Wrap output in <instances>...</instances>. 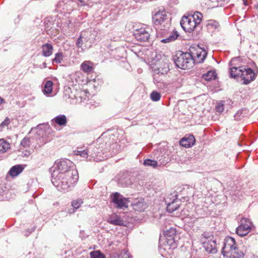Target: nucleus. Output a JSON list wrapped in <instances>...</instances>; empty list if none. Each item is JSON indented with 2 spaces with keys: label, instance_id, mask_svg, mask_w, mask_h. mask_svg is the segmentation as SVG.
I'll list each match as a JSON object with an SVG mask.
<instances>
[{
  "label": "nucleus",
  "instance_id": "nucleus-43",
  "mask_svg": "<svg viewBox=\"0 0 258 258\" xmlns=\"http://www.w3.org/2000/svg\"><path fill=\"white\" fill-rule=\"evenodd\" d=\"M35 229V227H34L32 228H29L26 231L25 233V235L26 236H28L30 233H31L32 232H33Z\"/></svg>",
  "mask_w": 258,
  "mask_h": 258
},
{
  "label": "nucleus",
  "instance_id": "nucleus-45",
  "mask_svg": "<svg viewBox=\"0 0 258 258\" xmlns=\"http://www.w3.org/2000/svg\"><path fill=\"white\" fill-rule=\"evenodd\" d=\"M6 103L5 100L2 97H0V106Z\"/></svg>",
  "mask_w": 258,
  "mask_h": 258
},
{
  "label": "nucleus",
  "instance_id": "nucleus-40",
  "mask_svg": "<svg viewBox=\"0 0 258 258\" xmlns=\"http://www.w3.org/2000/svg\"><path fill=\"white\" fill-rule=\"evenodd\" d=\"M83 44H84V41L83 39V36H81L80 35L79 37L77 40L76 45L78 48H81Z\"/></svg>",
  "mask_w": 258,
  "mask_h": 258
},
{
  "label": "nucleus",
  "instance_id": "nucleus-32",
  "mask_svg": "<svg viewBox=\"0 0 258 258\" xmlns=\"http://www.w3.org/2000/svg\"><path fill=\"white\" fill-rule=\"evenodd\" d=\"M90 255L91 258H106L105 255L99 250L91 251Z\"/></svg>",
  "mask_w": 258,
  "mask_h": 258
},
{
  "label": "nucleus",
  "instance_id": "nucleus-39",
  "mask_svg": "<svg viewBox=\"0 0 258 258\" xmlns=\"http://www.w3.org/2000/svg\"><path fill=\"white\" fill-rule=\"evenodd\" d=\"M30 141L29 138H24L21 142V145L24 148H27L30 146Z\"/></svg>",
  "mask_w": 258,
  "mask_h": 258
},
{
  "label": "nucleus",
  "instance_id": "nucleus-41",
  "mask_svg": "<svg viewBox=\"0 0 258 258\" xmlns=\"http://www.w3.org/2000/svg\"><path fill=\"white\" fill-rule=\"evenodd\" d=\"M216 109L217 111L222 112L224 111V104L223 103L220 102L217 104L216 106Z\"/></svg>",
  "mask_w": 258,
  "mask_h": 258
},
{
  "label": "nucleus",
  "instance_id": "nucleus-15",
  "mask_svg": "<svg viewBox=\"0 0 258 258\" xmlns=\"http://www.w3.org/2000/svg\"><path fill=\"white\" fill-rule=\"evenodd\" d=\"M134 36L136 39L142 42H146L150 38V34L148 31L144 28L137 30L134 33Z\"/></svg>",
  "mask_w": 258,
  "mask_h": 258
},
{
  "label": "nucleus",
  "instance_id": "nucleus-44",
  "mask_svg": "<svg viewBox=\"0 0 258 258\" xmlns=\"http://www.w3.org/2000/svg\"><path fill=\"white\" fill-rule=\"evenodd\" d=\"M189 219V218H188V217H187L186 218V221L187 222H191V223H194L197 221V219L195 217L191 218H190V219L189 220H188Z\"/></svg>",
  "mask_w": 258,
  "mask_h": 258
},
{
  "label": "nucleus",
  "instance_id": "nucleus-30",
  "mask_svg": "<svg viewBox=\"0 0 258 258\" xmlns=\"http://www.w3.org/2000/svg\"><path fill=\"white\" fill-rule=\"evenodd\" d=\"M216 77L215 71H209L207 73L203 75L202 78L206 81H210L211 80L215 79Z\"/></svg>",
  "mask_w": 258,
  "mask_h": 258
},
{
  "label": "nucleus",
  "instance_id": "nucleus-8",
  "mask_svg": "<svg viewBox=\"0 0 258 258\" xmlns=\"http://www.w3.org/2000/svg\"><path fill=\"white\" fill-rule=\"evenodd\" d=\"M152 20L156 26L163 24V26L166 28L170 25V20H168L167 13L165 11H159L153 14Z\"/></svg>",
  "mask_w": 258,
  "mask_h": 258
},
{
  "label": "nucleus",
  "instance_id": "nucleus-16",
  "mask_svg": "<svg viewBox=\"0 0 258 258\" xmlns=\"http://www.w3.org/2000/svg\"><path fill=\"white\" fill-rule=\"evenodd\" d=\"M195 138L193 135H186L179 142L180 145L185 148H189L194 145Z\"/></svg>",
  "mask_w": 258,
  "mask_h": 258
},
{
  "label": "nucleus",
  "instance_id": "nucleus-6",
  "mask_svg": "<svg viewBox=\"0 0 258 258\" xmlns=\"http://www.w3.org/2000/svg\"><path fill=\"white\" fill-rule=\"evenodd\" d=\"M203 236V246L205 250L209 253H216L217 252V244L213 235L205 232Z\"/></svg>",
  "mask_w": 258,
  "mask_h": 258
},
{
  "label": "nucleus",
  "instance_id": "nucleus-29",
  "mask_svg": "<svg viewBox=\"0 0 258 258\" xmlns=\"http://www.w3.org/2000/svg\"><path fill=\"white\" fill-rule=\"evenodd\" d=\"M169 68L166 64H164L163 67H157L155 69L154 72L157 74L165 75L169 71Z\"/></svg>",
  "mask_w": 258,
  "mask_h": 258
},
{
  "label": "nucleus",
  "instance_id": "nucleus-4",
  "mask_svg": "<svg viewBox=\"0 0 258 258\" xmlns=\"http://www.w3.org/2000/svg\"><path fill=\"white\" fill-rule=\"evenodd\" d=\"M222 253L229 258H244V253L237 247L234 238L230 236L225 237Z\"/></svg>",
  "mask_w": 258,
  "mask_h": 258
},
{
  "label": "nucleus",
  "instance_id": "nucleus-38",
  "mask_svg": "<svg viewBox=\"0 0 258 258\" xmlns=\"http://www.w3.org/2000/svg\"><path fill=\"white\" fill-rule=\"evenodd\" d=\"M78 154L83 158H89V147L87 150L78 151Z\"/></svg>",
  "mask_w": 258,
  "mask_h": 258
},
{
  "label": "nucleus",
  "instance_id": "nucleus-25",
  "mask_svg": "<svg viewBox=\"0 0 258 258\" xmlns=\"http://www.w3.org/2000/svg\"><path fill=\"white\" fill-rule=\"evenodd\" d=\"M23 170V168L21 165L13 166L9 170V173L13 177L17 176Z\"/></svg>",
  "mask_w": 258,
  "mask_h": 258
},
{
  "label": "nucleus",
  "instance_id": "nucleus-1",
  "mask_svg": "<svg viewBox=\"0 0 258 258\" xmlns=\"http://www.w3.org/2000/svg\"><path fill=\"white\" fill-rule=\"evenodd\" d=\"M49 170L52 183L60 191H68L79 179L78 171L73 163L69 160L55 162Z\"/></svg>",
  "mask_w": 258,
  "mask_h": 258
},
{
  "label": "nucleus",
  "instance_id": "nucleus-35",
  "mask_svg": "<svg viewBox=\"0 0 258 258\" xmlns=\"http://www.w3.org/2000/svg\"><path fill=\"white\" fill-rule=\"evenodd\" d=\"M150 98L153 101H158L161 98V94L157 91H153L150 94Z\"/></svg>",
  "mask_w": 258,
  "mask_h": 258
},
{
  "label": "nucleus",
  "instance_id": "nucleus-48",
  "mask_svg": "<svg viewBox=\"0 0 258 258\" xmlns=\"http://www.w3.org/2000/svg\"><path fill=\"white\" fill-rule=\"evenodd\" d=\"M242 1H243V4L245 6H248V3L247 1H246V0H242Z\"/></svg>",
  "mask_w": 258,
  "mask_h": 258
},
{
  "label": "nucleus",
  "instance_id": "nucleus-28",
  "mask_svg": "<svg viewBox=\"0 0 258 258\" xmlns=\"http://www.w3.org/2000/svg\"><path fill=\"white\" fill-rule=\"evenodd\" d=\"M53 82L51 81H47L44 87L43 92L45 95L50 94L52 91Z\"/></svg>",
  "mask_w": 258,
  "mask_h": 258
},
{
  "label": "nucleus",
  "instance_id": "nucleus-20",
  "mask_svg": "<svg viewBox=\"0 0 258 258\" xmlns=\"http://www.w3.org/2000/svg\"><path fill=\"white\" fill-rule=\"evenodd\" d=\"M52 123H55L59 126H65L67 123V118L65 115L60 114L51 120Z\"/></svg>",
  "mask_w": 258,
  "mask_h": 258
},
{
  "label": "nucleus",
  "instance_id": "nucleus-37",
  "mask_svg": "<svg viewBox=\"0 0 258 258\" xmlns=\"http://www.w3.org/2000/svg\"><path fill=\"white\" fill-rule=\"evenodd\" d=\"M83 204V201L81 199H78L76 201H73L72 202V206L75 209L79 208L81 205Z\"/></svg>",
  "mask_w": 258,
  "mask_h": 258
},
{
  "label": "nucleus",
  "instance_id": "nucleus-9",
  "mask_svg": "<svg viewBox=\"0 0 258 258\" xmlns=\"http://www.w3.org/2000/svg\"><path fill=\"white\" fill-rule=\"evenodd\" d=\"M111 198V201L114 204L115 207L119 209L127 208L130 202L128 198H124L117 192L112 194Z\"/></svg>",
  "mask_w": 258,
  "mask_h": 258
},
{
  "label": "nucleus",
  "instance_id": "nucleus-2",
  "mask_svg": "<svg viewBox=\"0 0 258 258\" xmlns=\"http://www.w3.org/2000/svg\"><path fill=\"white\" fill-rule=\"evenodd\" d=\"M118 145L114 142V136L108 138L102 134L89 147V160L101 161L116 153Z\"/></svg>",
  "mask_w": 258,
  "mask_h": 258
},
{
  "label": "nucleus",
  "instance_id": "nucleus-3",
  "mask_svg": "<svg viewBox=\"0 0 258 258\" xmlns=\"http://www.w3.org/2000/svg\"><path fill=\"white\" fill-rule=\"evenodd\" d=\"M230 76L236 79L240 77L243 80V84L247 85L253 81L256 75L253 70L246 66L231 67L229 71Z\"/></svg>",
  "mask_w": 258,
  "mask_h": 258
},
{
  "label": "nucleus",
  "instance_id": "nucleus-18",
  "mask_svg": "<svg viewBox=\"0 0 258 258\" xmlns=\"http://www.w3.org/2000/svg\"><path fill=\"white\" fill-rule=\"evenodd\" d=\"M153 154L154 158L159 161L160 165H165L169 162L168 157L165 155H162L160 150H154Z\"/></svg>",
  "mask_w": 258,
  "mask_h": 258
},
{
  "label": "nucleus",
  "instance_id": "nucleus-33",
  "mask_svg": "<svg viewBox=\"0 0 258 258\" xmlns=\"http://www.w3.org/2000/svg\"><path fill=\"white\" fill-rule=\"evenodd\" d=\"M189 16H191V18H192L194 21H195V22H197V25L200 23L203 17L202 14L201 13L198 12L195 13L193 15Z\"/></svg>",
  "mask_w": 258,
  "mask_h": 258
},
{
  "label": "nucleus",
  "instance_id": "nucleus-31",
  "mask_svg": "<svg viewBox=\"0 0 258 258\" xmlns=\"http://www.w3.org/2000/svg\"><path fill=\"white\" fill-rule=\"evenodd\" d=\"M158 162L155 160L147 159L144 161V165L147 166H151L155 168L158 166Z\"/></svg>",
  "mask_w": 258,
  "mask_h": 258
},
{
  "label": "nucleus",
  "instance_id": "nucleus-47",
  "mask_svg": "<svg viewBox=\"0 0 258 258\" xmlns=\"http://www.w3.org/2000/svg\"><path fill=\"white\" fill-rule=\"evenodd\" d=\"M68 213L70 214H72L73 213H75V209H71L70 210H69L68 211Z\"/></svg>",
  "mask_w": 258,
  "mask_h": 258
},
{
  "label": "nucleus",
  "instance_id": "nucleus-14",
  "mask_svg": "<svg viewBox=\"0 0 258 258\" xmlns=\"http://www.w3.org/2000/svg\"><path fill=\"white\" fill-rule=\"evenodd\" d=\"M173 199L172 202H168L167 198L166 200V203H167V211L169 213H172L174 211L177 210L180 206V201H178L177 199V195L176 194L174 193V195L172 196Z\"/></svg>",
  "mask_w": 258,
  "mask_h": 258
},
{
  "label": "nucleus",
  "instance_id": "nucleus-13",
  "mask_svg": "<svg viewBox=\"0 0 258 258\" xmlns=\"http://www.w3.org/2000/svg\"><path fill=\"white\" fill-rule=\"evenodd\" d=\"M81 35L83 36V39L84 41V46L86 48H90L95 40V34L89 31H85L82 32L81 33Z\"/></svg>",
  "mask_w": 258,
  "mask_h": 258
},
{
  "label": "nucleus",
  "instance_id": "nucleus-42",
  "mask_svg": "<svg viewBox=\"0 0 258 258\" xmlns=\"http://www.w3.org/2000/svg\"><path fill=\"white\" fill-rule=\"evenodd\" d=\"M122 258H132V256L130 254L127 250H123L121 252Z\"/></svg>",
  "mask_w": 258,
  "mask_h": 258
},
{
  "label": "nucleus",
  "instance_id": "nucleus-36",
  "mask_svg": "<svg viewBox=\"0 0 258 258\" xmlns=\"http://www.w3.org/2000/svg\"><path fill=\"white\" fill-rule=\"evenodd\" d=\"M10 123V120L8 117H7L0 124V132L3 131L4 128L7 127Z\"/></svg>",
  "mask_w": 258,
  "mask_h": 258
},
{
  "label": "nucleus",
  "instance_id": "nucleus-7",
  "mask_svg": "<svg viewBox=\"0 0 258 258\" xmlns=\"http://www.w3.org/2000/svg\"><path fill=\"white\" fill-rule=\"evenodd\" d=\"M189 54L192 56L193 63H200L203 62L207 55V51L199 46L191 47L189 49Z\"/></svg>",
  "mask_w": 258,
  "mask_h": 258
},
{
  "label": "nucleus",
  "instance_id": "nucleus-26",
  "mask_svg": "<svg viewBox=\"0 0 258 258\" xmlns=\"http://www.w3.org/2000/svg\"><path fill=\"white\" fill-rule=\"evenodd\" d=\"M10 144L4 139H0V153H4L10 149Z\"/></svg>",
  "mask_w": 258,
  "mask_h": 258
},
{
  "label": "nucleus",
  "instance_id": "nucleus-19",
  "mask_svg": "<svg viewBox=\"0 0 258 258\" xmlns=\"http://www.w3.org/2000/svg\"><path fill=\"white\" fill-rule=\"evenodd\" d=\"M206 27L209 32L213 33L215 31H219L220 26L218 21L211 19L206 21Z\"/></svg>",
  "mask_w": 258,
  "mask_h": 258
},
{
  "label": "nucleus",
  "instance_id": "nucleus-24",
  "mask_svg": "<svg viewBox=\"0 0 258 258\" xmlns=\"http://www.w3.org/2000/svg\"><path fill=\"white\" fill-rule=\"evenodd\" d=\"M81 69L87 73H90L93 70V63L90 61H85L81 65Z\"/></svg>",
  "mask_w": 258,
  "mask_h": 258
},
{
  "label": "nucleus",
  "instance_id": "nucleus-27",
  "mask_svg": "<svg viewBox=\"0 0 258 258\" xmlns=\"http://www.w3.org/2000/svg\"><path fill=\"white\" fill-rule=\"evenodd\" d=\"M248 114V110L246 108L240 109L237 111L235 114L234 117V119L236 120L241 119L243 117Z\"/></svg>",
  "mask_w": 258,
  "mask_h": 258
},
{
  "label": "nucleus",
  "instance_id": "nucleus-46",
  "mask_svg": "<svg viewBox=\"0 0 258 258\" xmlns=\"http://www.w3.org/2000/svg\"><path fill=\"white\" fill-rule=\"evenodd\" d=\"M40 68L41 69H44L47 68L46 63L45 62H43L41 66H40Z\"/></svg>",
  "mask_w": 258,
  "mask_h": 258
},
{
  "label": "nucleus",
  "instance_id": "nucleus-23",
  "mask_svg": "<svg viewBox=\"0 0 258 258\" xmlns=\"http://www.w3.org/2000/svg\"><path fill=\"white\" fill-rule=\"evenodd\" d=\"M176 232V229L173 227H170L169 229L164 231V234L167 237V240L170 243V244L174 242V236L175 235Z\"/></svg>",
  "mask_w": 258,
  "mask_h": 258
},
{
  "label": "nucleus",
  "instance_id": "nucleus-49",
  "mask_svg": "<svg viewBox=\"0 0 258 258\" xmlns=\"http://www.w3.org/2000/svg\"><path fill=\"white\" fill-rule=\"evenodd\" d=\"M74 97L77 99V97L76 96H74Z\"/></svg>",
  "mask_w": 258,
  "mask_h": 258
},
{
  "label": "nucleus",
  "instance_id": "nucleus-10",
  "mask_svg": "<svg viewBox=\"0 0 258 258\" xmlns=\"http://www.w3.org/2000/svg\"><path fill=\"white\" fill-rule=\"evenodd\" d=\"M164 29H161L160 33L163 37L161 42L164 43H169L176 40L179 36V34L175 29L170 30L169 27Z\"/></svg>",
  "mask_w": 258,
  "mask_h": 258
},
{
  "label": "nucleus",
  "instance_id": "nucleus-17",
  "mask_svg": "<svg viewBox=\"0 0 258 258\" xmlns=\"http://www.w3.org/2000/svg\"><path fill=\"white\" fill-rule=\"evenodd\" d=\"M133 209L139 212H142L147 208L146 204L142 198H138L132 204Z\"/></svg>",
  "mask_w": 258,
  "mask_h": 258
},
{
  "label": "nucleus",
  "instance_id": "nucleus-34",
  "mask_svg": "<svg viewBox=\"0 0 258 258\" xmlns=\"http://www.w3.org/2000/svg\"><path fill=\"white\" fill-rule=\"evenodd\" d=\"M63 59V54L62 52H58L55 54V57L52 60V63L56 62L59 63Z\"/></svg>",
  "mask_w": 258,
  "mask_h": 258
},
{
  "label": "nucleus",
  "instance_id": "nucleus-5",
  "mask_svg": "<svg viewBox=\"0 0 258 258\" xmlns=\"http://www.w3.org/2000/svg\"><path fill=\"white\" fill-rule=\"evenodd\" d=\"M177 67L181 69H189L192 66V58L189 52L177 53L173 58Z\"/></svg>",
  "mask_w": 258,
  "mask_h": 258
},
{
  "label": "nucleus",
  "instance_id": "nucleus-11",
  "mask_svg": "<svg viewBox=\"0 0 258 258\" xmlns=\"http://www.w3.org/2000/svg\"><path fill=\"white\" fill-rule=\"evenodd\" d=\"M180 24L184 31L191 32L197 27V22L194 21L191 16H183L180 21Z\"/></svg>",
  "mask_w": 258,
  "mask_h": 258
},
{
  "label": "nucleus",
  "instance_id": "nucleus-21",
  "mask_svg": "<svg viewBox=\"0 0 258 258\" xmlns=\"http://www.w3.org/2000/svg\"><path fill=\"white\" fill-rule=\"evenodd\" d=\"M108 222L114 225L122 226L124 224V222L122 218L116 215H111L108 218Z\"/></svg>",
  "mask_w": 258,
  "mask_h": 258
},
{
  "label": "nucleus",
  "instance_id": "nucleus-22",
  "mask_svg": "<svg viewBox=\"0 0 258 258\" xmlns=\"http://www.w3.org/2000/svg\"><path fill=\"white\" fill-rule=\"evenodd\" d=\"M53 46L49 43H45L42 46V54L45 57H49L52 55Z\"/></svg>",
  "mask_w": 258,
  "mask_h": 258
},
{
  "label": "nucleus",
  "instance_id": "nucleus-12",
  "mask_svg": "<svg viewBox=\"0 0 258 258\" xmlns=\"http://www.w3.org/2000/svg\"><path fill=\"white\" fill-rule=\"evenodd\" d=\"M250 229V222L248 219L242 218L240 220V225L236 228V233L240 236L247 234Z\"/></svg>",
  "mask_w": 258,
  "mask_h": 258
}]
</instances>
